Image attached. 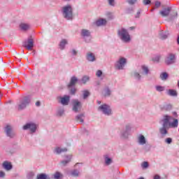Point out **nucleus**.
<instances>
[{"label": "nucleus", "mask_w": 179, "mask_h": 179, "mask_svg": "<svg viewBox=\"0 0 179 179\" xmlns=\"http://www.w3.org/2000/svg\"><path fill=\"white\" fill-rule=\"evenodd\" d=\"M162 127L159 128V133L162 136H166L169 134V128H178V120L173 117L171 115H165L162 119Z\"/></svg>", "instance_id": "nucleus-1"}, {"label": "nucleus", "mask_w": 179, "mask_h": 179, "mask_svg": "<svg viewBox=\"0 0 179 179\" xmlns=\"http://www.w3.org/2000/svg\"><path fill=\"white\" fill-rule=\"evenodd\" d=\"M31 101V96H25L22 97L17 104V109L18 111H22L24 110L29 104H30Z\"/></svg>", "instance_id": "nucleus-2"}, {"label": "nucleus", "mask_w": 179, "mask_h": 179, "mask_svg": "<svg viewBox=\"0 0 179 179\" xmlns=\"http://www.w3.org/2000/svg\"><path fill=\"white\" fill-rule=\"evenodd\" d=\"M119 38L123 43H129L131 41V35L125 28H121L117 31Z\"/></svg>", "instance_id": "nucleus-3"}, {"label": "nucleus", "mask_w": 179, "mask_h": 179, "mask_svg": "<svg viewBox=\"0 0 179 179\" xmlns=\"http://www.w3.org/2000/svg\"><path fill=\"white\" fill-rule=\"evenodd\" d=\"M63 16L66 20H71L73 17V10L72 6L67 5L62 8Z\"/></svg>", "instance_id": "nucleus-4"}, {"label": "nucleus", "mask_w": 179, "mask_h": 179, "mask_svg": "<svg viewBox=\"0 0 179 179\" xmlns=\"http://www.w3.org/2000/svg\"><path fill=\"white\" fill-rule=\"evenodd\" d=\"M37 128L38 125L34 122H28L22 126L23 131H29L30 134H36Z\"/></svg>", "instance_id": "nucleus-5"}, {"label": "nucleus", "mask_w": 179, "mask_h": 179, "mask_svg": "<svg viewBox=\"0 0 179 179\" xmlns=\"http://www.w3.org/2000/svg\"><path fill=\"white\" fill-rule=\"evenodd\" d=\"M98 111L104 115L110 116L113 115V110L111 109V106L107 103H103L98 107Z\"/></svg>", "instance_id": "nucleus-6"}, {"label": "nucleus", "mask_w": 179, "mask_h": 179, "mask_svg": "<svg viewBox=\"0 0 179 179\" xmlns=\"http://www.w3.org/2000/svg\"><path fill=\"white\" fill-rule=\"evenodd\" d=\"M126 65L127 59L125 57H120L115 64V68L119 71H122Z\"/></svg>", "instance_id": "nucleus-7"}, {"label": "nucleus", "mask_w": 179, "mask_h": 179, "mask_svg": "<svg viewBox=\"0 0 179 179\" xmlns=\"http://www.w3.org/2000/svg\"><path fill=\"white\" fill-rule=\"evenodd\" d=\"M72 110L74 113H79L82 110V103L78 99H73L72 101Z\"/></svg>", "instance_id": "nucleus-8"}, {"label": "nucleus", "mask_w": 179, "mask_h": 179, "mask_svg": "<svg viewBox=\"0 0 179 179\" xmlns=\"http://www.w3.org/2000/svg\"><path fill=\"white\" fill-rule=\"evenodd\" d=\"M4 132L8 138H10L11 139L13 138L15 136H16V134L13 131V128L10 125H7L4 128Z\"/></svg>", "instance_id": "nucleus-9"}, {"label": "nucleus", "mask_w": 179, "mask_h": 179, "mask_svg": "<svg viewBox=\"0 0 179 179\" xmlns=\"http://www.w3.org/2000/svg\"><path fill=\"white\" fill-rule=\"evenodd\" d=\"M79 82V79L78 77L73 76L71 78L69 83L67 85L69 89H72V87H75L76 86V83Z\"/></svg>", "instance_id": "nucleus-10"}, {"label": "nucleus", "mask_w": 179, "mask_h": 179, "mask_svg": "<svg viewBox=\"0 0 179 179\" xmlns=\"http://www.w3.org/2000/svg\"><path fill=\"white\" fill-rule=\"evenodd\" d=\"M24 47L27 48V50H31L33 47H34V42L33 41V38L30 37L28 38L27 41H25L23 44Z\"/></svg>", "instance_id": "nucleus-11"}, {"label": "nucleus", "mask_w": 179, "mask_h": 179, "mask_svg": "<svg viewBox=\"0 0 179 179\" xmlns=\"http://www.w3.org/2000/svg\"><path fill=\"white\" fill-rule=\"evenodd\" d=\"M66 152H68V148L59 146L55 147L53 150V153L55 155H61L62 153H66Z\"/></svg>", "instance_id": "nucleus-12"}, {"label": "nucleus", "mask_w": 179, "mask_h": 179, "mask_svg": "<svg viewBox=\"0 0 179 179\" xmlns=\"http://www.w3.org/2000/svg\"><path fill=\"white\" fill-rule=\"evenodd\" d=\"M66 159H64L62 161L60 162V164L61 166H66L67 164H69V163H71V160H72V155L69 154V155H66L64 156Z\"/></svg>", "instance_id": "nucleus-13"}, {"label": "nucleus", "mask_w": 179, "mask_h": 179, "mask_svg": "<svg viewBox=\"0 0 179 179\" xmlns=\"http://www.w3.org/2000/svg\"><path fill=\"white\" fill-rule=\"evenodd\" d=\"M71 100V96L68 95H64V96L60 98V103L62 106H68L69 104V101Z\"/></svg>", "instance_id": "nucleus-14"}, {"label": "nucleus", "mask_w": 179, "mask_h": 179, "mask_svg": "<svg viewBox=\"0 0 179 179\" xmlns=\"http://www.w3.org/2000/svg\"><path fill=\"white\" fill-rule=\"evenodd\" d=\"M176 61V55L174 54H170L166 59L165 62L167 65L174 64Z\"/></svg>", "instance_id": "nucleus-15"}, {"label": "nucleus", "mask_w": 179, "mask_h": 179, "mask_svg": "<svg viewBox=\"0 0 179 179\" xmlns=\"http://www.w3.org/2000/svg\"><path fill=\"white\" fill-rule=\"evenodd\" d=\"M2 167L6 170V171H10L12 169H13V166H12V164L8 161H5L2 164Z\"/></svg>", "instance_id": "nucleus-16"}, {"label": "nucleus", "mask_w": 179, "mask_h": 179, "mask_svg": "<svg viewBox=\"0 0 179 179\" xmlns=\"http://www.w3.org/2000/svg\"><path fill=\"white\" fill-rule=\"evenodd\" d=\"M131 135V133H129L126 130H123L120 132V138L122 139H128V138H129Z\"/></svg>", "instance_id": "nucleus-17"}, {"label": "nucleus", "mask_w": 179, "mask_h": 179, "mask_svg": "<svg viewBox=\"0 0 179 179\" xmlns=\"http://www.w3.org/2000/svg\"><path fill=\"white\" fill-rule=\"evenodd\" d=\"M138 143L141 145V146H143V145H146V138H145V136L141 134L138 137Z\"/></svg>", "instance_id": "nucleus-18"}, {"label": "nucleus", "mask_w": 179, "mask_h": 179, "mask_svg": "<svg viewBox=\"0 0 179 179\" xmlns=\"http://www.w3.org/2000/svg\"><path fill=\"white\" fill-rule=\"evenodd\" d=\"M171 10V8L169 7L165 8L164 10L160 11L159 13L162 15V16H163V17H166V16H169V15H170Z\"/></svg>", "instance_id": "nucleus-19"}, {"label": "nucleus", "mask_w": 179, "mask_h": 179, "mask_svg": "<svg viewBox=\"0 0 179 179\" xmlns=\"http://www.w3.org/2000/svg\"><path fill=\"white\" fill-rule=\"evenodd\" d=\"M87 59L90 62H94V61H96V57L94 56V54L88 52L87 53Z\"/></svg>", "instance_id": "nucleus-20"}, {"label": "nucleus", "mask_w": 179, "mask_h": 179, "mask_svg": "<svg viewBox=\"0 0 179 179\" xmlns=\"http://www.w3.org/2000/svg\"><path fill=\"white\" fill-rule=\"evenodd\" d=\"M91 34L92 32L90 30L85 29L81 30V36L84 38L90 37Z\"/></svg>", "instance_id": "nucleus-21"}, {"label": "nucleus", "mask_w": 179, "mask_h": 179, "mask_svg": "<svg viewBox=\"0 0 179 179\" xmlns=\"http://www.w3.org/2000/svg\"><path fill=\"white\" fill-rule=\"evenodd\" d=\"M20 29H21V30H23L24 31H26L29 30V29H30V24L27 23L22 22L20 24Z\"/></svg>", "instance_id": "nucleus-22"}, {"label": "nucleus", "mask_w": 179, "mask_h": 179, "mask_svg": "<svg viewBox=\"0 0 179 179\" xmlns=\"http://www.w3.org/2000/svg\"><path fill=\"white\" fill-rule=\"evenodd\" d=\"M96 26H106V24H107V20L106 19H99L98 20H96Z\"/></svg>", "instance_id": "nucleus-23"}, {"label": "nucleus", "mask_w": 179, "mask_h": 179, "mask_svg": "<svg viewBox=\"0 0 179 179\" xmlns=\"http://www.w3.org/2000/svg\"><path fill=\"white\" fill-rule=\"evenodd\" d=\"M132 129H134V124L129 123L125 126V130L132 135Z\"/></svg>", "instance_id": "nucleus-24"}, {"label": "nucleus", "mask_w": 179, "mask_h": 179, "mask_svg": "<svg viewBox=\"0 0 179 179\" xmlns=\"http://www.w3.org/2000/svg\"><path fill=\"white\" fill-rule=\"evenodd\" d=\"M104 162L106 166H110L113 163V159L109 157L108 155L104 156Z\"/></svg>", "instance_id": "nucleus-25"}, {"label": "nucleus", "mask_w": 179, "mask_h": 179, "mask_svg": "<svg viewBox=\"0 0 179 179\" xmlns=\"http://www.w3.org/2000/svg\"><path fill=\"white\" fill-rule=\"evenodd\" d=\"M102 97H110L111 96L110 90H102L101 92Z\"/></svg>", "instance_id": "nucleus-26"}, {"label": "nucleus", "mask_w": 179, "mask_h": 179, "mask_svg": "<svg viewBox=\"0 0 179 179\" xmlns=\"http://www.w3.org/2000/svg\"><path fill=\"white\" fill-rule=\"evenodd\" d=\"M66 44H68V41L66 39H62L59 43L60 50H64L65 45H66Z\"/></svg>", "instance_id": "nucleus-27"}, {"label": "nucleus", "mask_w": 179, "mask_h": 179, "mask_svg": "<svg viewBox=\"0 0 179 179\" xmlns=\"http://www.w3.org/2000/svg\"><path fill=\"white\" fill-rule=\"evenodd\" d=\"M89 80H90V76H83L81 78V82L83 85H86Z\"/></svg>", "instance_id": "nucleus-28"}, {"label": "nucleus", "mask_w": 179, "mask_h": 179, "mask_svg": "<svg viewBox=\"0 0 179 179\" xmlns=\"http://www.w3.org/2000/svg\"><path fill=\"white\" fill-rule=\"evenodd\" d=\"M36 179H50V176L46 173H40L37 176Z\"/></svg>", "instance_id": "nucleus-29"}, {"label": "nucleus", "mask_w": 179, "mask_h": 179, "mask_svg": "<svg viewBox=\"0 0 179 179\" xmlns=\"http://www.w3.org/2000/svg\"><path fill=\"white\" fill-rule=\"evenodd\" d=\"M84 118H85V115L80 114L76 116V121H78V122L83 123Z\"/></svg>", "instance_id": "nucleus-30"}, {"label": "nucleus", "mask_w": 179, "mask_h": 179, "mask_svg": "<svg viewBox=\"0 0 179 179\" xmlns=\"http://www.w3.org/2000/svg\"><path fill=\"white\" fill-rule=\"evenodd\" d=\"M64 113H65V110L64 109V108H59L57 110V115L58 117H62Z\"/></svg>", "instance_id": "nucleus-31"}, {"label": "nucleus", "mask_w": 179, "mask_h": 179, "mask_svg": "<svg viewBox=\"0 0 179 179\" xmlns=\"http://www.w3.org/2000/svg\"><path fill=\"white\" fill-rule=\"evenodd\" d=\"M169 78V74L166 72H163L160 74V78L162 80H167Z\"/></svg>", "instance_id": "nucleus-32"}, {"label": "nucleus", "mask_w": 179, "mask_h": 179, "mask_svg": "<svg viewBox=\"0 0 179 179\" xmlns=\"http://www.w3.org/2000/svg\"><path fill=\"white\" fill-rule=\"evenodd\" d=\"M169 96H172L173 97H176L177 96V91L176 90H169L167 92Z\"/></svg>", "instance_id": "nucleus-33"}, {"label": "nucleus", "mask_w": 179, "mask_h": 179, "mask_svg": "<svg viewBox=\"0 0 179 179\" xmlns=\"http://www.w3.org/2000/svg\"><path fill=\"white\" fill-rule=\"evenodd\" d=\"M89 96H90V92L89 91H83V98L84 100H86V99H87V97H89Z\"/></svg>", "instance_id": "nucleus-34"}, {"label": "nucleus", "mask_w": 179, "mask_h": 179, "mask_svg": "<svg viewBox=\"0 0 179 179\" xmlns=\"http://www.w3.org/2000/svg\"><path fill=\"white\" fill-rule=\"evenodd\" d=\"M52 176L54 179H59L61 177H62V173L58 171L55 172Z\"/></svg>", "instance_id": "nucleus-35"}, {"label": "nucleus", "mask_w": 179, "mask_h": 179, "mask_svg": "<svg viewBox=\"0 0 179 179\" xmlns=\"http://www.w3.org/2000/svg\"><path fill=\"white\" fill-rule=\"evenodd\" d=\"M141 167L143 170H145V169H148L149 167V163L148 162H143L141 164Z\"/></svg>", "instance_id": "nucleus-36"}, {"label": "nucleus", "mask_w": 179, "mask_h": 179, "mask_svg": "<svg viewBox=\"0 0 179 179\" xmlns=\"http://www.w3.org/2000/svg\"><path fill=\"white\" fill-rule=\"evenodd\" d=\"M71 176L73 177H79V171L78 169H75L71 172Z\"/></svg>", "instance_id": "nucleus-37"}, {"label": "nucleus", "mask_w": 179, "mask_h": 179, "mask_svg": "<svg viewBox=\"0 0 179 179\" xmlns=\"http://www.w3.org/2000/svg\"><path fill=\"white\" fill-rule=\"evenodd\" d=\"M141 68L143 72L145 73V75H148V73H149V68H148V66H142Z\"/></svg>", "instance_id": "nucleus-38"}, {"label": "nucleus", "mask_w": 179, "mask_h": 179, "mask_svg": "<svg viewBox=\"0 0 179 179\" xmlns=\"http://www.w3.org/2000/svg\"><path fill=\"white\" fill-rule=\"evenodd\" d=\"M102 75H103V71H101V70H98L96 73V76H97V78H101Z\"/></svg>", "instance_id": "nucleus-39"}, {"label": "nucleus", "mask_w": 179, "mask_h": 179, "mask_svg": "<svg viewBox=\"0 0 179 179\" xmlns=\"http://www.w3.org/2000/svg\"><path fill=\"white\" fill-rule=\"evenodd\" d=\"M165 142L168 145H170L171 143V142H173V139L171 138H167L165 139Z\"/></svg>", "instance_id": "nucleus-40"}, {"label": "nucleus", "mask_w": 179, "mask_h": 179, "mask_svg": "<svg viewBox=\"0 0 179 179\" xmlns=\"http://www.w3.org/2000/svg\"><path fill=\"white\" fill-rule=\"evenodd\" d=\"M171 104H166L164 106V110H171Z\"/></svg>", "instance_id": "nucleus-41"}, {"label": "nucleus", "mask_w": 179, "mask_h": 179, "mask_svg": "<svg viewBox=\"0 0 179 179\" xmlns=\"http://www.w3.org/2000/svg\"><path fill=\"white\" fill-rule=\"evenodd\" d=\"M108 2L110 6H114L115 5V1L114 0H108Z\"/></svg>", "instance_id": "nucleus-42"}, {"label": "nucleus", "mask_w": 179, "mask_h": 179, "mask_svg": "<svg viewBox=\"0 0 179 179\" xmlns=\"http://www.w3.org/2000/svg\"><path fill=\"white\" fill-rule=\"evenodd\" d=\"M135 78L137 80H141V78H142V76L141 74L136 73Z\"/></svg>", "instance_id": "nucleus-43"}, {"label": "nucleus", "mask_w": 179, "mask_h": 179, "mask_svg": "<svg viewBox=\"0 0 179 179\" xmlns=\"http://www.w3.org/2000/svg\"><path fill=\"white\" fill-rule=\"evenodd\" d=\"M5 176H6V173L3 171H0V178H5Z\"/></svg>", "instance_id": "nucleus-44"}, {"label": "nucleus", "mask_w": 179, "mask_h": 179, "mask_svg": "<svg viewBox=\"0 0 179 179\" xmlns=\"http://www.w3.org/2000/svg\"><path fill=\"white\" fill-rule=\"evenodd\" d=\"M167 37H168V35L166 34H161V38L162 40H166V38H167Z\"/></svg>", "instance_id": "nucleus-45"}, {"label": "nucleus", "mask_w": 179, "mask_h": 179, "mask_svg": "<svg viewBox=\"0 0 179 179\" xmlns=\"http://www.w3.org/2000/svg\"><path fill=\"white\" fill-rule=\"evenodd\" d=\"M150 0H143V3L144 4V5H149L150 3Z\"/></svg>", "instance_id": "nucleus-46"}, {"label": "nucleus", "mask_w": 179, "mask_h": 179, "mask_svg": "<svg viewBox=\"0 0 179 179\" xmlns=\"http://www.w3.org/2000/svg\"><path fill=\"white\" fill-rule=\"evenodd\" d=\"M127 2L129 5H134V3H135V0H127Z\"/></svg>", "instance_id": "nucleus-47"}, {"label": "nucleus", "mask_w": 179, "mask_h": 179, "mask_svg": "<svg viewBox=\"0 0 179 179\" xmlns=\"http://www.w3.org/2000/svg\"><path fill=\"white\" fill-rule=\"evenodd\" d=\"M157 90H164V87L162 86H157L156 87Z\"/></svg>", "instance_id": "nucleus-48"}, {"label": "nucleus", "mask_w": 179, "mask_h": 179, "mask_svg": "<svg viewBox=\"0 0 179 179\" xmlns=\"http://www.w3.org/2000/svg\"><path fill=\"white\" fill-rule=\"evenodd\" d=\"M35 105L36 106V107H40V106H41V102H40V101H37Z\"/></svg>", "instance_id": "nucleus-49"}, {"label": "nucleus", "mask_w": 179, "mask_h": 179, "mask_svg": "<svg viewBox=\"0 0 179 179\" xmlns=\"http://www.w3.org/2000/svg\"><path fill=\"white\" fill-rule=\"evenodd\" d=\"M160 5H161L160 1H157V2L155 3V6H156L157 8H159V6H160Z\"/></svg>", "instance_id": "nucleus-50"}, {"label": "nucleus", "mask_w": 179, "mask_h": 179, "mask_svg": "<svg viewBox=\"0 0 179 179\" xmlns=\"http://www.w3.org/2000/svg\"><path fill=\"white\" fill-rule=\"evenodd\" d=\"M71 53H72L73 55H76V54H78V52L76 50H73L71 51Z\"/></svg>", "instance_id": "nucleus-51"}, {"label": "nucleus", "mask_w": 179, "mask_h": 179, "mask_svg": "<svg viewBox=\"0 0 179 179\" xmlns=\"http://www.w3.org/2000/svg\"><path fill=\"white\" fill-rule=\"evenodd\" d=\"M153 179H160V176L159 175L154 176Z\"/></svg>", "instance_id": "nucleus-52"}, {"label": "nucleus", "mask_w": 179, "mask_h": 179, "mask_svg": "<svg viewBox=\"0 0 179 179\" xmlns=\"http://www.w3.org/2000/svg\"><path fill=\"white\" fill-rule=\"evenodd\" d=\"M140 15H141V10H138L137 11V15L136 16V17H139Z\"/></svg>", "instance_id": "nucleus-53"}, {"label": "nucleus", "mask_w": 179, "mask_h": 179, "mask_svg": "<svg viewBox=\"0 0 179 179\" xmlns=\"http://www.w3.org/2000/svg\"><path fill=\"white\" fill-rule=\"evenodd\" d=\"M172 114H173V117H177V115H178L177 112H173Z\"/></svg>", "instance_id": "nucleus-54"}, {"label": "nucleus", "mask_w": 179, "mask_h": 179, "mask_svg": "<svg viewBox=\"0 0 179 179\" xmlns=\"http://www.w3.org/2000/svg\"><path fill=\"white\" fill-rule=\"evenodd\" d=\"M76 93V90H71V94H75Z\"/></svg>", "instance_id": "nucleus-55"}, {"label": "nucleus", "mask_w": 179, "mask_h": 179, "mask_svg": "<svg viewBox=\"0 0 179 179\" xmlns=\"http://www.w3.org/2000/svg\"><path fill=\"white\" fill-rule=\"evenodd\" d=\"M79 164H82V163H77V164H76L75 167H77V166H79Z\"/></svg>", "instance_id": "nucleus-56"}, {"label": "nucleus", "mask_w": 179, "mask_h": 179, "mask_svg": "<svg viewBox=\"0 0 179 179\" xmlns=\"http://www.w3.org/2000/svg\"><path fill=\"white\" fill-rule=\"evenodd\" d=\"M98 104H101V101H97Z\"/></svg>", "instance_id": "nucleus-57"}, {"label": "nucleus", "mask_w": 179, "mask_h": 179, "mask_svg": "<svg viewBox=\"0 0 179 179\" xmlns=\"http://www.w3.org/2000/svg\"><path fill=\"white\" fill-rule=\"evenodd\" d=\"M130 29L131 30H134V27H130Z\"/></svg>", "instance_id": "nucleus-58"}, {"label": "nucleus", "mask_w": 179, "mask_h": 179, "mask_svg": "<svg viewBox=\"0 0 179 179\" xmlns=\"http://www.w3.org/2000/svg\"><path fill=\"white\" fill-rule=\"evenodd\" d=\"M106 90H110V88L109 87L106 88Z\"/></svg>", "instance_id": "nucleus-59"}, {"label": "nucleus", "mask_w": 179, "mask_h": 179, "mask_svg": "<svg viewBox=\"0 0 179 179\" xmlns=\"http://www.w3.org/2000/svg\"><path fill=\"white\" fill-rule=\"evenodd\" d=\"M1 89H3V88H2V86H0V90H1Z\"/></svg>", "instance_id": "nucleus-60"}, {"label": "nucleus", "mask_w": 179, "mask_h": 179, "mask_svg": "<svg viewBox=\"0 0 179 179\" xmlns=\"http://www.w3.org/2000/svg\"><path fill=\"white\" fill-rule=\"evenodd\" d=\"M31 175H32V176H34V173H31Z\"/></svg>", "instance_id": "nucleus-61"}, {"label": "nucleus", "mask_w": 179, "mask_h": 179, "mask_svg": "<svg viewBox=\"0 0 179 179\" xmlns=\"http://www.w3.org/2000/svg\"><path fill=\"white\" fill-rule=\"evenodd\" d=\"M9 89H13V87L9 88Z\"/></svg>", "instance_id": "nucleus-62"}, {"label": "nucleus", "mask_w": 179, "mask_h": 179, "mask_svg": "<svg viewBox=\"0 0 179 179\" xmlns=\"http://www.w3.org/2000/svg\"><path fill=\"white\" fill-rule=\"evenodd\" d=\"M108 15H111V13H108Z\"/></svg>", "instance_id": "nucleus-63"}, {"label": "nucleus", "mask_w": 179, "mask_h": 179, "mask_svg": "<svg viewBox=\"0 0 179 179\" xmlns=\"http://www.w3.org/2000/svg\"><path fill=\"white\" fill-rule=\"evenodd\" d=\"M20 89H23V88H20Z\"/></svg>", "instance_id": "nucleus-64"}]
</instances>
